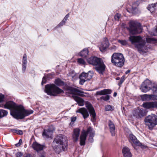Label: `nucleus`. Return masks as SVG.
<instances>
[{
    "label": "nucleus",
    "mask_w": 157,
    "mask_h": 157,
    "mask_svg": "<svg viewBox=\"0 0 157 157\" xmlns=\"http://www.w3.org/2000/svg\"><path fill=\"white\" fill-rule=\"evenodd\" d=\"M4 107L10 110L11 115L17 119H23L33 112L32 110H25L22 105H17L13 101L7 102L4 105Z\"/></svg>",
    "instance_id": "obj_1"
},
{
    "label": "nucleus",
    "mask_w": 157,
    "mask_h": 157,
    "mask_svg": "<svg viewBox=\"0 0 157 157\" xmlns=\"http://www.w3.org/2000/svg\"><path fill=\"white\" fill-rule=\"evenodd\" d=\"M65 92L67 95L73 94L72 97L77 102L79 106H82L84 105V101L83 100L77 96L82 97H84L85 95L82 94L84 92L76 88L69 86H67L65 87Z\"/></svg>",
    "instance_id": "obj_2"
},
{
    "label": "nucleus",
    "mask_w": 157,
    "mask_h": 157,
    "mask_svg": "<svg viewBox=\"0 0 157 157\" xmlns=\"http://www.w3.org/2000/svg\"><path fill=\"white\" fill-rule=\"evenodd\" d=\"M65 92L67 95L73 94L72 97L77 102L79 106H82L84 105V101L83 100L77 96L82 97H84L85 95L82 94L84 92L76 88L69 86H67L65 87Z\"/></svg>",
    "instance_id": "obj_3"
},
{
    "label": "nucleus",
    "mask_w": 157,
    "mask_h": 157,
    "mask_svg": "<svg viewBox=\"0 0 157 157\" xmlns=\"http://www.w3.org/2000/svg\"><path fill=\"white\" fill-rule=\"evenodd\" d=\"M87 61L90 64L95 66V70L99 74H103L106 67L101 58L92 56L87 59Z\"/></svg>",
    "instance_id": "obj_4"
},
{
    "label": "nucleus",
    "mask_w": 157,
    "mask_h": 157,
    "mask_svg": "<svg viewBox=\"0 0 157 157\" xmlns=\"http://www.w3.org/2000/svg\"><path fill=\"white\" fill-rule=\"evenodd\" d=\"M64 139L63 136L60 134L56 136L53 141V144L55 143L58 144L55 149V151L58 154L62 151H66L67 149V142H64Z\"/></svg>",
    "instance_id": "obj_5"
},
{
    "label": "nucleus",
    "mask_w": 157,
    "mask_h": 157,
    "mask_svg": "<svg viewBox=\"0 0 157 157\" xmlns=\"http://www.w3.org/2000/svg\"><path fill=\"white\" fill-rule=\"evenodd\" d=\"M128 27L127 28L129 33L132 35H136L142 32L141 24L136 21H131L128 23Z\"/></svg>",
    "instance_id": "obj_6"
},
{
    "label": "nucleus",
    "mask_w": 157,
    "mask_h": 157,
    "mask_svg": "<svg viewBox=\"0 0 157 157\" xmlns=\"http://www.w3.org/2000/svg\"><path fill=\"white\" fill-rule=\"evenodd\" d=\"M111 62L114 65L122 67L124 64V59L123 54L120 53H114L111 57Z\"/></svg>",
    "instance_id": "obj_7"
},
{
    "label": "nucleus",
    "mask_w": 157,
    "mask_h": 157,
    "mask_svg": "<svg viewBox=\"0 0 157 157\" xmlns=\"http://www.w3.org/2000/svg\"><path fill=\"white\" fill-rule=\"evenodd\" d=\"M129 40L132 44L137 43L135 44V47L139 51H142L145 44V41L143 40L142 37L139 36H130Z\"/></svg>",
    "instance_id": "obj_8"
},
{
    "label": "nucleus",
    "mask_w": 157,
    "mask_h": 157,
    "mask_svg": "<svg viewBox=\"0 0 157 157\" xmlns=\"http://www.w3.org/2000/svg\"><path fill=\"white\" fill-rule=\"evenodd\" d=\"M44 91L48 95L53 96H56L58 94L64 92L63 90L53 84L45 85Z\"/></svg>",
    "instance_id": "obj_9"
},
{
    "label": "nucleus",
    "mask_w": 157,
    "mask_h": 157,
    "mask_svg": "<svg viewBox=\"0 0 157 157\" xmlns=\"http://www.w3.org/2000/svg\"><path fill=\"white\" fill-rule=\"evenodd\" d=\"M146 124L150 129H151L155 125H157V116L151 114L147 116L145 119Z\"/></svg>",
    "instance_id": "obj_10"
},
{
    "label": "nucleus",
    "mask_w": 157,
    "mask_h": 157,
    "mask_svg": "<svg viewBox=\"0 0 157 157\" xmlns=\"http://www.w3.org/2000/svg\"><path fill=\"white\" fill-rule=\"evenodd\" d=\"M112 92V91L110 89H104L103 90L99 91H97L95 94V95L97 96L98 95H106L105 96H103L99 98H97L98 100H102L107 101L109 99L110 96L108 94H110Z\"/></svg>",
    "instance_id": "obj_11"
},
{
    "label": "nucleus",
    "mask_w": 157,
    "mask_h": 157,
    "mask_svg": "<svg viewBox=\"0 0 157 157\" xmlns=\"http://www.w3.org/2000/svg\"><path fill=\"white\" fill-rule=\"evenodd\" d=\"M92 74L91 73L90 71H89L87 73L84 72L82 73L79 76L80 84L83 85L86 81H89L92 78Z\"/></svg>",
    "instance_id": "obj_12"
},
{
    "label": "nucleus",
    "mask_w": 157,
    "mask_h": 157,
    "mask_svg": "<svg viewBox=\"0 0 157 157\" xmlns=\"http://www.w3.org/2000/svg\"><path fill=\"white\" fill-rule=\"evenodd\" d=\"M152 82L149 79H147L142 83L140 89L144 93H146L151 88Z\"/></svg>",
    "instance_id": "obj_13"
},
{
    "label": "nucleus",
    "mask_w": 157,
    "mask_h": 157,
    "mask_svg": "<svg viewBox=\"0 0 157 157\" xmlns=\"http://www.w3.org/2000/svg\"><path fill=\"white\" fill-rule=\"evenodd\" d=\"M129 141L132 144H135L136 145L140 146L142 148H145L147 146L142 144L138 140L136 137L132 134H130L129 135Z\"/></svg>",
    "instance_id": "obj_14"
},
{
    "label": "nucleus",
    "mask_w": 157,
    "mask_h": 157,
    "mask_svg": "<svg viewBox=\"0 0 157 157\" xmlns=\"http://www.w3.org/2000/svg\"><path fill=\"white\" fill-rule=\"evenodd\" d=\"M146 113L145 110L139 108L135 109L132 112L133 115L137 118H141L145 116Z\"/></svg>",
    "instance_id": "obj_15"
},
{
    "label": "nucleus",
    "mask_w": 157,
    "mask_h": 157,
    "mask_svg": "<svg viewBox=\"0 0 157 157\" xmlns=\"http://www.w3.org/2000/svg\"><path fill=\"white\" fill-rule=\"evenodd\" d=\"M86 107L87 108L91 116L92 117V119L94 121L96 120V113L94 108L91 104L89 102H86Z\"/></svg>",
    "instance_id": "obj_16"
},
{
    "label": "nucleus",
    "mask_w": 157,
    "mask_h": 157,
    "mask_svg": "<svg viewBox=\"0 0 157 157\" xmlns=\"http://www.w3.org/2000/svg\"><path fill=\"white\" fill-rule=\"evenodd\" d=\"M143 107L147 109H157V101H148L144 103L143 104Z\"/></svg>",
    "instance_id": "obj_17"
},
{
    "label": "nucleus",
    "mask_w": 157,
    "mask_h": 157,
    "mask_svg": "<svg viewBox=\"0 0 157 157\" xmlns=\"http://www.w3.org/2000/svg\"><path fill=\"white\" fill-rule=\"evenodd\" d=\"M142 101H148L150 100H157V97L155 94H144L140 96Z\"/></svg>",
    "instance_id": "obj_18"
},
{
    "label": "nucleus",
    "mask_w": 157,
    "mask_h": 157,
    "mask_svg": "<svg viewBox=\"0 0 157 157\" xmlns=\"http://www.w3.org/2000/svg\"><path fill=\"white\" fill-rule=\"evenodd\" d=\"M109 46V43L108 39L106 38H105L99 46V49L102 52H105Z\"/></svg>",
    "instance_id": "obj_19"
},
{
    "label": "nucleus",
    "mask_w": 157,
    "mask_h": 157,
    "mask_svg": "<svg viewBox=\"0 0 157 157\" xmlns=\"http://www.w3.org/2000/svg\"><path fill=\"white\" fill-rule=\"evenodd\" d=\"M87 135V131L83 130L80 137V144L81 146L85 145Z\"/></svg>",
    "instance_id": "obj_20"
},
{
    "label": "nucleus",
    "mask_w": 157,
    "mask_h": 157,
    "mask_svg": "<svg viewBox=\"0 0 157 157\" xmlns=\"http://www.w3.org/2000/svg\"><path fill=\"white\" fill-rule=\"evenodd\" d=\"M87 134L89 135V141L91 143L93 142V137L94 136L95 132L93 128L91 127L88 128L87 130Z\"/></svg>",
    "instance_id": "obj_21"
},
{
    "label": "nucleus",
    "mask_w": 157,
    "mask_h": 157,
    "mask_svg": "<svg viewBox=\"0 0 157 157\" xmlns=\"http://www.w3.org/2000/svg\"><path fill=\"white\" fill-rule=\"evenodd\" d=\"M76 112V113H81L84 119L87 118L89 116L87 110L84 108H80L77 110Z\"/></svg>",
    "instance_id": "obj_22"
},
{
    "label": "nucleus",
    "mask_w": 157,
    "mask_h": 157,
    "mask_svg": "<svg viewBox=\"0 0 157 157\" xmlns=\"http://www.w3.org/2000/svg\"><path fill=\"white\" fill-rule=\"evenodd\" d=\"M108 126L109 128L110 132L112 136H114L115 135V127L113 122L111 120H109L108 122Z\"/></svg>",
    "instance_id": "obj_23"
},
{
    "label": "nucleus",
    "mask_w": 157,
    "mask_h": 157,
    "mask_svg": "<svg viewBox=\"0 0 157 157\" xmlns=\"http://www.w3.org/2000/svg\"><path fill=\"white\" fill-rule=\"evenodd\" d=\"M52 133L53 131L49 128L47 130H44L42 135L45 138H52Z\"/></svg>",
    "instance_id": "obj_24"
},
{
    "label": "nucleus",
    "mask_w": 157,
    "mask_h": 157,
    "mask_svg": "<svg viewBox=\"0 0 157 157\" xmlns=\"http://www.w3.org/2000/svg\"><path fill=\"white\" fill-rule=\"evenodd\" d=\"M122 153L124 157H132V154L129 149L126 147H124L122 150Z\"/></svg>",
    "instance_id": "obj_25"
},
{
    "label": "nucleus",
    "mask_w": 157,
    "mask_h": 157,
    "mask_svg": "<svg viewBox=\"0 0 157 157\" xmlns=\"http://www.w3.org/2000/svg\"><path fill=\"white\" fill-rule=\"evenodd\" d=\"M80 132V130L79 128H76L74 129L72 137L74 141L76 142L78 140Z\"/></svg>",
    "instance_id": "obj_26"
},
{
    "label": "nucleus",
    "mask_w": 157,
    "mask_h": 157,
    "mask_svg": "<svg viewBox=\"0 0 157 157\" xmlns=\"http://www.w3.org/2000/svg\"><path fill=\"white\" fill-rule=\"evenodd\" d=\"M33 148L36 150L37 152L42 150L44 148V146L39 144H38L36 142L33 143L32 144Z\"/></svg>",
    "instance_id": "obj_27"
},
{
    "label": "nucleus",
    "mask_w": 157,
    "mask_h": 157,
    "mask_svg": "<svg viewBox=\"0 0 157 157\" xmlns=\"http://www.w3.org/2000/svg\"><path fill=\"white\" fill-rule=\"evenodd\" d=\"M27 63V55L26 54H24L23 55L22 59V71L23 73H24L25 71Z\"/></svg>",
    "instance_id": "obj_28"
},
{
    "label": "nucleus",
    "mask_w": 157,
    "mask_h": 157,
    "mask_svg": "<svg viewBox=\"0 0 157 157\" xmlns=\"http://www.w3.org/2000/svg\"><path fill=\"white\" fill-rule=\"evenodd\" d=\"M88 49L85 48L80 52L79 55L82 57H86L88 55Z\"/></svg>",
    "instance_id": "obj_29"
},
{
    "label": "nucleus",
    "mask_w": 157,
    "mask_h": 157,
    "mask_svg": "<svg viewBox=\"0 0 157 157\" xmlns=\"http://www.w3.org/2000/svg\"><path fill=\"white\" fill-rule=\"evenodd\" d=\"M146 41L147 43L151 44H155L157 43V39L153 37H148L146 38Z\"/></svg>",
    "instance_id": "obj_30"
},
{
    "label": "nucleus",
    "mask_w": 157,
    "mask_h": 157,
    "mask_svg": "<svg viewBox=\"0 0 157 157\" xmlns=\"http://www.w3.org/2000/svg\"><path fill=\"white\" fill-rule=\"evenodd\" d=\"M8 112L3 109H0V118L6 116L8 114Z\"/></svg>",
    "instance_id": "obj_31"
},
{
    "label": "nucleus",
    "mask_w": 157,
    "mask_h": 157,
    "mask_svg": "<svg viewBox=\"0 0 157 157\" xmlns=\"http://www.w3.org/2000/svg\"><path fill=\"white\" fill-rule=\"evenodd\" d=\"M155 5L154 4H152L151 5H150L148 6L147 8L148 10H149L151 12L154 11L155 10Z\"/></svg>",
    "instance_id": "obj_32"
},
{
    "label": "nucleus",
    "mask_w": 157,
    "mask_h": 157,
    "mask_svg": "<svg viewBox=\"0 0 157 157\" xmlns=\"http://www.w3.org/2000/svg\"><path fill=\"white\" fill-rule=\"evenodd\" d=\"M105 109L106 111H113L114 109V107L113 106L107 105L105 106Z\"/></svg>",
    "instance_id": "obj_33"
},
{
    "label": "nucleus",
    "mask_w": 157,
    "mask_h": 157,
    "mask_svg": "<svg viewBox=\"0 0 157 157\" xmlns=\"http://www.w3.org/2000/svg\"><path fill=\"white\" fill-rule=\"evenodd\" d=\"M55 83L57 86H60L63 84V82L59 78L56 79L55 81Z\"/></svg>",
    "instance_id": "obj_34"
},
{
    "label": "nucleus",
    "mask_w": 157,
    "mask_h": 157,
    "mask_svg": "<svg viewBox=\"0 0 157 157\" xmlns=\"http://www.w3.org/2000/svg\"><path fill=\"white\" fill-rule=\"evenodd\" d=\"M12 131L20 135H22L23 134V131L21 130L13 129H12Z\"/></svg>",
    "instance_id": "obj_35"
},
{
    "label": "nucleus",
    "mask_w": 157,
    "mask_h": 157,
    "mask_svg": "<svg viewBox=\"0 0 157 157\" xmlns=\"http://www.w3.org/2000/svg\"><path fill=\"white\" fill-rule=\"evenodd\" d=\"M118 42L123 45H125L127 44V41L125 40H119Z\"/></svg>",
    "instance_id": "obj_36"
},
{
    "label": "nucleus",
    "mask_w": 157,
    "mask_h": 157,
    "mask_svg": "<svg viewBox=\"0 0 157 157\" xmlns=\"http://www.w3.org/2000/svg\"><path fill=\"white\" fill-rule=\"evenodd\" d=\"M78 62L80 64L82 65L85 64V62L84 60L82 58H79L77 60Z\"/></svg>",
    "instance_id": "obj_37"
},
{
    "label": "nucleus",
    "mask_w": 157,
    "mask_h": 157,
    "mask_svg": "<svg viewBox=\"0 0 157 157\" xmlns=\"http://www.w3.org/2000/svg\"><path fill=\"white\" fill-rule=\"evenodd\" d=\"M121 17V14L119 13H117L114 16V18L116 21H118Z\"/></svg>",
    "instance_id": "obj_38"
},
{
    "label": "nucleus",
    "mask_w": 157,
    "mask_h": 157,
    "mask_svg": "<svg viewBox=\"0 0 157 157\" xmlns=\"http://www.w3.org/2000/svg\"><path fill=\"white\" fill-rule=\"evenodd\" d=\"M124 76H123L121 78L120 81L118 83V85L119 86H120L122 84L123 82L124 81Z\"/></svg>",
    "instance_id": "obj_39"
},
{
    "label": "nucleus",
    "mask_w": 157,
    "mask_h": 157,
    "mask_svg": "<svg viewBox=\"0 0 157 157\" xmlns=\"http://www.w3.org/2000/svg\"><path fill=\"white\" fill-rule=\"evenodd\" d=\"M65 22L64 21L62 20L56 27V28H58L62 26L65 24Z\"/></svg>",
    "instance_id": "obj_40"
},
{
    "label": "nucleus",
    "mask_w": 157,
    "mask_h": 157,
    "mask_svg": "<svg viewBox=\"0 0 157 157\" xmlns=\"http://www.w3.org/2000/svg\"><path fill=\"white\" fill-rule=\"evenodd\" d=\"M23 155L22 153L18 152L16 153V157H21Z\"/></svg>",
    "instance_id": "obj_41"
},
{
    "label": "nucleus",
    "mask_w": 157,
    "mask_h": 157,
    "mask_svg": "<svg viewBox=\"0 0 157 157\" xmlns=\"http://www.w3.org/2000/svg\"><path fill=\"white\" fill-rule=\"evenodd\" d=\"M4 98V95L1 94H0V102L3 101Z\"/></svg>",
    "instance_id": "obj_42"
},
{
    "label": "nucleus",
    "mask_w": 157,
    "mask_h": 157,
    "mask_svg": "<svg viewBox=\"0 0 157 157\" xmlns=\"http://www.w3.org/2000/svg\"><path fill=\"white\" fill-rule=\"evenodd\" d=\"M22 143V140L21 139H20L19 140V142L18 143L16 144H15V146L17 147H19V146L20 145H21V144Z\"/></svg>",
    "instance_id": "obj_43"
},
{
    "label": "nucleus",
    "mask_w": 157,
    "mask_h": 157,
    "mask_svg": "<svg viewBox=\"0 0 157 157\" xmlns=\"http://www.w3.org/2000/svg\"><path fill=\"white\" fill-rule=\"evenodd\" d=\"M46 80L45 77H43L41 82V85H43L46 82Z\"/></svg>",
    "instance_id": "obj_44"
},
{
    "label": "nucleus",
    "mask_w": 157,
    "mask_h": 157,
    "mask_svg": "<svg viewBox=\"0 0 157 157\" xmlns=\"http://www.w3.org/2000/svg\"><path fill=\"white\" fill-rule=\"evenodd\" d=\"M69 13L67 14L65 17L64 19H63V21H64V22H66V21L67 20L69 17Z\"/></svg>",
    "instance_id": "obj_45"
},
{
    "label": "nucleus",
    "mask_w": 157,
    "mask_h": 157,
    "mask_svg": "<svg viewBox=\"0 0 157 157\" xmlns=\"http://www.w3.org/2000/svg\"><path fill=\"white\" fill-rule=\"evenodd\" d=\"M76 117H71V122H74L76 121Z\"/></svg>",
    "instance_id": "obj_46"
},
{
    "label": "nucleus",
    "mask_w": 157,
    "mask_h": 157,
    "mask_svg": "<svg viewBox=\"0 0 157 157\" xmlns=\"http://www.w3.org/2000/svg\"><path fill=\"white\" fill-rule=\"evenodd\" d=\"M130 72V70H128L126 71L125 73V74H127L129 73Z\"/></svg>",
    "instance_id": "obj_47"
},
{
    "label": "nucleus",
    "mask_w": 157,
    "mask_h": 157,
    "mask_svg": "<svg viewBox=\"0 0 157 157\" xmlns=\"http://www.w3.org/2000/svg\"><path fill=\"white\" fill-rule=\"evenodd\" d=\"M117 93L116 92H115L113 94V96L116 97L117 96Z\"/></svg>",
    "instance_id": "obj_48"
},
{
    "label": "nucleus",
    "mask_w": 157,
    "mask_h": 157,
    "mask_svg": "<svg viewBox=\"0 0 157 157\" xmlns=\"http://www.w3.org/2000/svg\"><path fill=\"white\" fill-rule=\"evenodd\" d=\"M24 157H30V155H29L28 154Z\"/></svg>",
    "instance_id": "obj_49"
},
{
    "label": "nucleus",
    "mask_w": 157,
    "mask_h": 157,
    "mask_svg": "<svg viewBox=\"0 0 157 157\" xmlns=\"http://www.w3.org/2000/svg\"><path fill=\"white\" fill-rule=\"evenodd\" d=\"M116 79L117 80H119L120 79V78L119 77H117L116 78Z\"/></svg>",
    "instance_id": "obj_50"
},
{
    "label": "nucleus",
    "mask_w": 157,
    "mask_h": 157,
    "mask_svg": "<svg viewBox=\"0 0 157 157\" xmlns=\"http://www.w3.org/2000/svg\"><path fill=\"white\" fill-rule=\"evenodd\" d=\"M132 9H133V10H135L136 9V8H132Z\"/></svg>",
    "instance_id": "obj_51"
},
{
    "label": "nucleus",
    "mask_w": 157,
    "mask_h": 157,
    "mask_svg": "<svg viewBox=\"0 0 157 157\" xmlns=\"http://www.w3.org/2000/svg\"><path fill=\"white\" fill-rule=\"evenodd\" d=\"M113 47H116V46H114Z\"/></svg>",
    "instance_id": "obj_52"
}]
</instances>
